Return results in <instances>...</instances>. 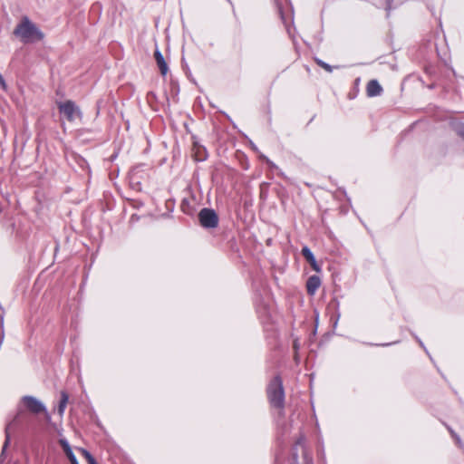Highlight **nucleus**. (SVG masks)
Here are the masks:
<instances>
[{
    "mask_svg": "<svg viewBox=\"0 0 464 464\" xmlns=\"http://www.w3.org/2000/svg\"><path fill=\"white\" fill-rule=\"evenodd\" d=\"M14 34L19 37L24 44L40 41L44 36L40 29L27 16H24L15 26Z\"/></svg>",
    "mask_w": 464,
    "mask_h": 464,
    "instance_id": "nucleus-1",
    "label": "nucleus"
},
{
    "mask_svg": "<svg viewBox=\"0 0 464 464\" xmlns=\"http://www.w3.org/2000/svg\"><path fill=\"white\" fill-rule=\"evenodd\" d=\"M267 399L270 405L276 409L285 407V390L283 381L279 375L275 376L266 388Z\"/></svg>",
    "mask_w": 464,
    "mask_h": 464,
    "instance_id": "nucleus-2",
    "label": "nucleus"
},
{
    "mask_svg": "<svg viewBox=\"0 0 464 464\" xmlns=\"http://www.w3.org/2000/svg\"><path fill=\"white\" fill-rule=\"evenodd\" d=\"M58 110L61 114H63L65 119L72 122L76 118H82V113L80 108L76 105L73 101L67 100L65 102H57Z\"/></svg>",
    "mask_w": 464,
    "mask_h": 464,
    "instance_id": "nucleus-3",
    "label": "nucleus"
},
{
    "mask_svg": "<svg viewBox=\"0 0 464 464\" xmlns=\"http://www.w3.org/2000/svg\"><path fill=\"white\" fill-rule=\"evenodd\" d=\"M198 220L204 228H216L218 226L219 218L214 209L204 208L198 213Z\"/></svg>",
    "mask_w": 464,
    "mask_h": 464,
    "instance_id": "nucleus-4",
    "label": "nucleus"
},
{
    "mask_svg": "<svg viewBox=\"0 0 464 464\" xmlns=\"http://www.w3.org/2000/svg\"><path fill=\"white\" fill-rule=\"evenodd\" d=\"M22 402L24 403L26 410L34 414H38L41 412H44L47 414L46 407L44 406V404L34 396H24L22 398Z\"/></svg>",
    "mask_w": 464,
    "mask_h": 464,
    "instance_id": "nucleus-5",
    "label": "nucleus"
},
{
    "mask_svg": "<svg viewBox=\"0 0 464 464\" xmlns=\"http://www.w3.org/2000/svg\"><path fill=\"white\" fill-rule=\"evenodd\" d=\"M302 256L304 259L309 263L313 270L316 272H321V266L318 265L313 252L308 246H304L301 250Z\"/></svg>",
    "mask_w": 464,
    "mask_h": 464,
    "instance_id": "nucleus-6",
    "label": "nucleus"
},
{
    "mask_svg": "<svg viewBox=\"0 0 464 464\" xmlns=\"http://www.w3.org/2000/svg\"><path fill=\"white\" fill-rule=\"evenodd\" d=\"M382 87L377 80H371L366 85V93L369 97H375L381 95Z\"/></svg>",
    "mask_w": 464,
    "mask_h": 464,
    "instance_id": "nucleus-7",
    "label": "nucleus"
},
{
    "mask_svg": "<svg viewBox=\"0 0 464 464\" xmlns=\"http://www.w3.org/2000/svg\"><path fill=\"white\" fill-rule=\"evenodd\" d=\"M321 285V279L317 276H311L306 281V291L310 295H314Z\"/></svg>",
    "mask_w": 464,
    "mask_h": 464,
    "instance_id": "nucleus-8",
    "label": "nucleus"
},
{
    "mask_svg": "<svg viewBox=\"0 0 464 464\" xmlns=\"http://www.w3.org/2000/svg\"><path fill=\"white\" fill-rule=\"evenodd\" d=\"M154 58H155L156 63L160 71L161 75L165 76L168 73L169 67L164 59L163 54L161 53V52L159 49L155 50Z\"/></svg>",
    "mask_w": 464,
    "mask_h": 464,
    "instance_id": "nucleus-9",
    "label": "nucleus"
},
{
    "mask_svg": "<svg viewBox=\"0 0 464 464\" xmlns=\"http://www.w3.org/2000/svg\"><path fill=\"white\" fill-rule=\"evenodd\" d=\"M20 414H21V411H19L17 413V415L13 419L12 421H10L6 427H5V443H4V446H3V450H2V454H4L5 449L7 448L9 442H10V433H9V430L10 429L16 424V422L18 421V419L20 417Z\"/></svg>",
    "mask_w": 464,
    "mask_h": 464,
    "instance_id": "nucleus-10",
    "label": "nucleus"
},
{
    "mask_svg": "<svg viewBox=\"0 0 464 464\" xmlns=\"http://www.w3.org/2000/svg\"><path fill=\"white\" fill-rule=\"evenodd\" d=\"M68 401H69V395L67 394L66 392L63 391L61 392V399H60V402H59V405H58V409H57L58 414L60 416L63 415L65 408H66L67 403H68Z\"/></svg>",
    "mask_w": 464,
    "mask_h": 464,
    "instance_id": "nucleus-11",
    "label": "nucleus"
},
{
    "mask_svg": "<svg viewBox=\"0 0 464 464\" xmlns=\"http://www.w3.org/2000/svg\"><path fill=\"white\" fill-rule=\"evenodd\" d=\"M82 454L88 464H95L97 462L93 456L87 450L82 449Z\"/></svg>",
    "mask_w": 464,
    "mask_h": 464,
    "instance_id": "nucleus-12",
    "label": "nucleus"
},
{
    "mask_svg": "<svg viewBox=\"0 0 464 464\" xmlns=\"http://www.w3.org/2000/svg\"><path fill=\"white\" fill-rule=\"evenodd\" d=\"M315 63L317 65H319L321 68L324 69L326 72H333V66H331L330 64L324 63V61L318 59V58H315Z\"/></svg>",
    "mask_w": 464,
    "mask_h": 464,
    "instance_id": "nucleus-13",
    "label": "nucleus"
},
{
    "mask_svg": "<svg viewBox=\"0 0 464 464\" xmlns=\"http://www.w3.org/2000/svg\"><path fill=\"white\" fill-rule=\"evenodd\" d=\"M66 456L69 459L71 464H79L71 448H68V450H66Z\"/></svg>",
    "mask_w": 464,
    "mask_h": 464,
    "instance_id": "nucleus-14",
    "label": "nucleus"
},
{
    "mask_svg": "<svg viewBox=\"0 0 464 464\" xmlns=\"http://www.w3.org/2000/svg\"><path fill=\"white\" fill-rule=\"evenodd\" d=\"M261 158L268 165V167L270 169H277V166L272 160H270L267 157H266L265 155H262Z\"/></svg>",
    "mask_w": 464,
    "mask_h": 464,
    "instance_id": "nucleus-15",
    "label": "nucleus"
},
{
    "mask_svg": "<svg viewBox=\"0 0 464 464\" xmlns=\"http://www.w3.org/2000/svg\"><path fill=\"white\" fill-rule=\"evenodd\" d=\"M61 444L65 452H66V450H68V448H71L66 440H61Z\"/></svg>",
    "mask_w": 464,
    "mask_h": 464,
    "instance_id": "nucleus-16",
    "label": "nucleus"
},
{
    "mask_svg": "<svg viewBox=\"0 0 464 464\" xmlns=\"http://www.w3.org/2000/svg\"><path fill=\"white\" fill-rule=\"evenodd\" d=\"M0 86L5 90L6 89V84H5V79L3 78L2 74L0 73Z\"/></svg>",
    "mask_w": 464,
    "mask_h": 464,
    "instance_id": "nucleus-17",
    "label": "nucleus"
},
{
    "mask_svg": "<svg viewBox=\"0 0 464 464\" xmlns=\"http://www.w3.org/2000/svg\"><path fill=\"white\" fill-rule=\"evenodd\" d=\"M280 1H281V0H275V2H276V5H277V7H278L279 12H281V10H282Z\"/></svg>",
    "mask_w": 464,
    "mask_h": 464,
    "instance_id": "nucleus-18",
    "label": "nucleus"
},
{
    "mask_svg": "<svg viewBox=\"0 0 464 464\" xmlns=\"http://www.w3.org/2000/svg\"><path fill=\"white\" fill-rule=\"evenodd\" d=\"M459 135L463 138L464 140V126L459 130Z\"/></svg>",
    "mask_w": 464,
    "mask_h": 464,
    "instance_id": "nucleus-19",
    "label": "nucleus"
},
{
    "mask_svg": "<svg viewBox=\"0 0 464 464\" xmlns=\"http://www.w3.org/2000/svg\"><path fill=\"white\" fill-rule=\"evenodd\" d=\"M450 433L459 440V438L454 434L453 430H450Z\"/></svg>",
    "mask_w": 464,
    "mask_h": 464,
    "instance_id": "nucleus-20",
    "label": "nucleus"
},
{
    "mask_svg": "<svg viewBox=\"0 0 464 464\" xmlns=\"http://www.w3.org/2000/svg\"><path fill=\"white\" fill-rule=\"evenodd\" d=\"M391 343H384V344H382V346H387V345H390Z\"/></svg>",
    "mask_w": 464,
    "mask_h": 464,
    "instance_id": "nucleus-21",
    "label": "nucleus"
},
{
    "mask_svg": "<svg viewBox=\"0 0 464 464\" xmlns=\"http://www.w3.org/2000/svg\"><path fill=\"white\" fill-rule=\"evenodd\" d=\"M95 464H98L97 462Z\"/></svg>",
    "mask_w": 464,
    "mask_h": 464,
    "instance_id": "nucleus-22",
    "label": "nucleus"
}]
</instances>
